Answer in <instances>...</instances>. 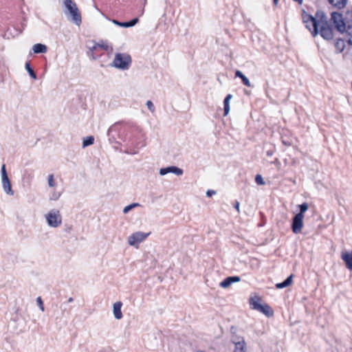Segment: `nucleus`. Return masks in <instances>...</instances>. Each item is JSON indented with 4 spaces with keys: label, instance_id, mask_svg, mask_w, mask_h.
<instances>
[{
    "label": "nucleus",
    "instance_id": "f257e3e1",
    "mask_svg": "<svg viewBox=\"0 0 352 352\" xmlns=\"http://www.w3.org/2000/svg\"><path fill=\"white\" fill-rule=\"evenodd\" d=\"M330 22L338 32L343 34L346 28L352 27V10L346 11L344 15L338 12H332Z\"/></svg>",
    "mask_w": 352,
    "mask_h": 352
},
{
    "label": "nucleus",
    "instance_id": "f03ea898",
    "mask_svg": "<svg viewBox=\"0 0 352 352\" xmlns=\"http://www.w3.org/2000/svg\"><path fill=\"white\" fill-rule=\"evenodd\" d=\"M131 64V58L127 54L116 53L111 66L121 70H127Z\"/></svg>",
    "mask_w": 352,
    "mask_h": 352
},
{
    "label": "nucleus",
    "instance_id": "7ed1b4c3",
    "mask_svg": "<svg viewBox=\"0 0 352 352\" xmlns=\"http://www.w3.org/2000/svg\"><path fill=\"white\" fill-rule=\"evenodd\" d=\"M261 298L255 296L250 298V305L252 309L258 311L267 317H271L274 314V311L272 307L267 304L261 305L260 303Z\"/></svg>",
    "mask_w": 352,
    "mask_h": 352
},
{
    "label": "nucleus",
    "instance_id": "20e7f679",
    "mask_svg": "<svg viewBox=\"0 0 352 352\" xmlns=\"http://www.w3.org/2000/svg\"><path fill=\"white\" fill-rule=\"evenodd\" d=\"M318 34L327 41H331L333 38V28L327 19L320 20Z\"/></svg>",
    "mask_w": 352,
    "mask_h": 352
},
{
    "label": "nucleus",
    "instance_id": "39448f33",
    "mask_svg": "<svg viewBox=\"0 0 352 352\" xmlns=\"http://www.w3.org/2000/svg\"><path fill=\"white\" fill-rule=\"evenodd\" d=\"M302 21L305 24L306 28L311 32L313 36H316L318 34V25L320 21H318L312 15L308 14L305 12L302 14Z\"/></svg>",
    "mask_w": 352,
    "mask_h": 352
},
{
    "label": "nucleus",
    "instance_id": "423d86ee",
    "mask_svg": "<svg viewBox=\"0 0 352 352\" xmlns=\"http://www.w3.org/2000/svg\"><path fill=\"white\" fill-rule=\"evenodd\" d=\"M67 9L65 12V14L70 16V20L77 25H80L82 22L81 14L77 7L76 3H69V5L64 4Z\"/></svg>",
    "mask_w": 352,
    "mask_h": 352
},
{
    "label": "nucleus",
    "instance_id": "0eeeda50",
    "mask_svg": "<svg viewBox=\"0 0 352 352\" xmlns=\"http://www.w3.org/2000/svg\"><path fill=\"white\" fill-rule=\"evenodd\" d=\"M46 221L49 226L57 228L62 223V217L59 210H52L45 215Z\"/></svg>",
    "mask_w": 352,
    "mask_h": 352
},
{
    "label": "nucleus",
    "instance_id": "6e6552de",
    "mask_svg": "<svg viewBox=\"0 0 352 352\" xmlns=\"http://www.w3.org/2000/svg\"><path fill=\"white\" fill-rule=\"evenodd\" d=\"M1 173L2 187L4 192L8 195H14V191L12 189L11 183L8 178L5 164L1 166Z\"/></svg>",
    "mask_w": 352,
    "mask_h": 352
},
{
    "label": "nucleus",
    "instance_id": "1a4fd4ad",
    "mask_svg": "<svg viewBox=\"0 0 352 352\" xmlns=\"http://www.w3.org/2000/svg\"><path fill=\"white\" fill-rule=\"evenodd\" d=\"M149 235V233L136 232L128 237V243L131 246H138L139 243L144 241Z\"/></svg>",
    "mask_w": 352,
    "mask_h": 352
},
{
    "label": "nucleus",
    "instance_id": "9d476101",
    "mask_svg": "<svg viewBox=\"0 0 352 352\" xmlns=\"http://www.w3.org/2000/svg\"><path fill=\"white\" fill-rule=\"evenodd\" d=\"M303 218L301 214L297 215L296 214L292 221V230L294 233L298 234L301 232L302 228L303 227Z\"/></svg>",
    "mask_w": 352,
    "mask_h": 352
},
{
    "label": "nucleus",
    "instance_id": "9b49d317",
    "mask_svg": "<svg viewBox=\"0 0 352 352\" xmlns=\"http://www.w3.org/2000/svg\"><path fill=\"white\" fill-rule=\"evenodd\" d=\"M173 173L177 176L183 175V170L179 167L171 166L160 169L159 173L160 175H165L168 173Z\"/></svg>",
    "mask_w": 352,
    "mask_h": 352
},
{
    "label": "nucleus",
    "instance_id": "f8f14e48",
    "mask_svg": "<svg viewBox=\"0 0 352 352\" xmlns=\"http://www.w3.org/2000/svg\"><path fill=\"white\" fill-rule=\"evenodd\" d=\"M241 278L238 276H228L219 283V286L223 288L229 287L232 283H238Z\"/></svg>",
    "mask_w": 352,
    "mask_h": 352
},
{
    "label": "nucleus",
    "instance_id": "ddd939ff",
    "mask_svg": "<svg viewBox=\"0 0 352 352\" xmlns=\"http://www.w3.org/2000/svg\"><path fill=\"white\" fill-rule=\"evenodd\" d=\"M138 21H139L138 18H134V19H131V21H126V22H120V21H118L115 19L113 20V23L114 24H116L118 26L122 27V28L133 27L135 25H136L138 23Z\"/></svg>",
    "mask_w": 352,
    "mask_h": 352
},
{
    "label": "nucleus",
    "instance_id": "4468645a",
    "mask_svg": "<svg viewBox=\"0 0 352 352\" xmlns=\"http://www.w3.org/2000/svg\"><path fill=\"white\" fill-rule=\"evenodd\" d=\"M122 303L120 301L116 302L113 305V312L116 319L120 320L122 318L123 315L121 311Z\"/></svg>",
    "mask_w": 352,
    "mask_h": 352
},
{
    "label": "nucleus",
    "instance_id": "2eb2a0df",
    "mask_svg": "<svg viewBox=\"0 0 352 352\" xmlns=\"http://www.w3.org/2000/svg\"><path fill=\"white\" fill-rule=\"evenodd\" d=\"M294 274H290L284 281L276 283L275 287L276 289H283L289 286L292 283Z\"/></svg>",
    "mask_w": 352,
    "mask_h": 352
},
{
    "label": "nucleus",
    "instance_id": "dca6fc26",
    "mask_svg": "<svg viewBox=\"0 0 352 352\" xmlns=\"http://www.w3.org/2000/svg\"><path fill=\"white\" fill-rule=\"evenodd\" d=\"M327 1L329 3V4H331L332 6H333L336 8H338L339 10H341L346 6L348 0H327Z\"/></svg>",
    "mask_w": 352,
    "mask_h": 352
},
{
    "label": "nucleus",
    "instance_id": "f3484780",
    "mask_svg": "<svg viewBox=\"0 0 352 352\" xmlns=\"http://www.w3.org/2000/svg\"><path fill=\"white\" fill-rule=\"evenodd\" d=\"M46 45L41 43H36L33 45L32 50L34 54H43L47 52Z\"/></svg>",
    "mask_w": 352,
    "mask_h": 352
},
{
    "label": "nucleus",
    "instance_id": "a211bd4d",
    "mask_svg": "<svg viewBox=\"0 0 352 352\" xmlns=\"http://www.w3.org/2000/svg\"><path fill=\"white\" fill-rule=\"evenodd\" d=\"M334 46L337 53L342 52L345 47L344 41L342 38L337 39L335 41Z\"/></svg>",
    "mask_w": 352,
    "mask_h": 352
},
{
    "label": "nucleus",
    "instance_id": "6ab92c4d",
    "mask_svg": "<svg viewBox=\"0 0 352 352\" xmlns=\"http://www.w3.org/2000/svg\"><path fill=\"white\" fill-rule=\"evenodd\" d=\"M235 77H239L241 79L243 85L245 86L250 87L252 85L249 80V79L239 70H236L235 72Z\"/></svg>",
    "mask_w": 352,
    "mask_h": 352
},
{
    "label": "nucleus",
    "instance_id": "aec40b11",
    "mask_svg": "<svg viewBox=\"0 0 352 352\" xmlns=\"http://www.w3.org/2000/svg\"><path fill=\"white\" fill-rule=\"evenodd\" d=\"M341 257L346 265H352V252H342Z\"/></svg>",
    "mask_w": 352,
    "mask_h": 352
},
{
    "label": "nucleus",
    "instance_id": "412c9836",
    "mask_svg": "<svg viewBox=\"0 0 352 352\" xmlns=\"http://www.w3.org/2000/svg\"><path fill=\"white\" fill-rule=\"evenodd\" d=\"M232 96L231 94H228L223 100V111L224 116H227L230 111V100L232 98Z\"/></svg>",
    "mask_w": 352,
    "mask_h": 352
},
{
    "label": "nucleus",
    "instance_id": "4be33fe9",
    "mask_svg": "<svg viewBox=\"0 0 352 352\" xmlns=\"http://www.w3.org/2000/svg\"><path fill=\"white\" fill-rule=\"evenodd\" d=\"M234 344L235 349L234 350V352H246L245 342L243 340L242 341L234 342Z\"/></svg>",
    "mask_w": 352,
    "mask_h": 352
},
{
    "label": "nucleus",
    "instance_id": "5701e85b",
    "mask_svg": "<svg viewBox=\"0 0 352 352\" xmlns=\"http://www.w3.org/2000/svg\"><path fill=\"white\" fill-rule=\"evenodd\" d=\"M343 34H344V37L347 43L352 45V27L346 28V30L343 31Z\"/></svg>",
    "mask_w": 352,
    "mask_h": 352
},
{
    "label": "nucleus",
    "instance_id": "b1692460",
    "mask_svg": "<svg viewBox=\"0 0 352 352\" xmlns=\"http://www.w3.org/2000/svg\"><path fill=\"white\" fill-rule=\"evenodd\" d=\"M117 131V126L116 125H112L109 127V129L107 131V135L109 137V140L111 142H113L116 140L115 136L113 135V132Z\"/></svg>",
    "mask_w": 352,
    "mask_h": 352
},
{
    "label": "nucleus",
    "instance_id": "393cba45",
    "mask_svg": "<svg viewBox=\"0 0 352 352\" xmlns=\"http://www.w3.org/2000/svg\"><path fill=\"white\" fill-rule=\"evenodd\" d=\"M94 142V138L93 136H87L85 138L82 140V148H85L87 146H91Z\"/></svg>",
    "mask_w": 352,
    "mask_h": 352
},
{
    "label": "nucleus",
    "instance_id": "a878e982",
    "mask_svg": "<svg viewBox=\"0 0 352 352\" xmlns=\"http://www.w3.org/2000/svg\"><path fill=\"white\" fill-rule=\"evenodd\" d=\"M99 47L104 49L106 51L110 50L111 52L113 50L112 47L109 46L107 43L95 44L93 47V50H96Z\"/></svg>",
    "mask_w": 352,
    "mask_h": 352
},
{
    "label": "nucleus",
    "instance_id": "bb28decb",
    "mask_svg": "<svg viewBox=\"0 0 352 352\" xmlns=\"http://www.w3.org/2000/svg\"><path fill=\"white\" fill-rule=\"evenodd\" d=\"M25 69L32 78L36 79V75L34 69L31 67L30 63L29 62L25 63Z\"/></svg>",
    "mask_w": 352,
    "mask_h": 352
},
{
    "label": "nucleus",
    "instance_id": "cd10ccee",
    "mask_svg": "<svg viewBox=\"0 0 352 352\" xmlns=\"http://www.w3.org/2000/svg\"><path fill=\"white\" fill-rule=\"evenodd\" d=\"M299 209H300V212L298 213H297L296 214L297 215H300L304 217V213L308 209V204L307 203L305 202V203H302V204L299 205Z\"/></svg>",
    "mask_w": 352,
    "mask_h": 352
},
{
    "label": "nucleus",
    "instance_id": "c85d7f7f",
    "mask_svg": "<svg viewBox=\"0 0 352 352\" xmlns=\"http://www.w3.org/2000/svg\"><path fill=\"white\" fill-rule=\"evenodd\" d=\"M139 206V204H137V203H133V204H131L130 205H128L126 206V207L124 208L123 209V212L124 214H126L127 212H129L131 209H133V208L135 207H137Z\"/></svg>",
    "mask_w": 352,
    "mask_h": 352
},
{
    "label": "nucleus",
    "instance_id": "c756f323",
    "mask_svg": "<svg viewBox=\"0 0 352 352\" xmlns=\"http://www.w3.org/2000/svg\"><path fill=\"white\" fill-rule=\"evenodd\" d=\"M47 183L50 187H54L56 186V182L54 181V175H49L47 177Z\"/></svg>",
    "mask_w": 352,
    "mask_h": 352
},
{
    "label": "nucleus",
    "instance_id": "7c9ffc66",
    "mask_svg": "<svg viewBox=\"0 0 352 352\" xmlns=\"http://www.w3.org/2000/svg\"><path fill=\"white\" fill-rule=\"evenodd\" d=\"M36 303H37V305L39 307L40 309H41L42 311H44L45 308H44L43 302V300H42V299H41V296H38V297L36 298Z\"/></svg>",
    "mask_w": 352,
    "mask_h": 352
},
{
    "label": "nucleus",
    "instance_id": "2f4dec72",
    "mask_svg": "<svg viewBox=\"0 0 352 352\" xmlns=\"http://www.w3.org/2000/svg\"><path fill=\"white\" fill-rule=\"evenodd\" d=\"M255 182L258 185L265 184V182L263 181V179L261 175H256L255 177Z\"/></svg>",
    "mask_w": 352,
    "mask_h": 352
},
{
    "label": "nucleus",
    "instance_id": "473e14b6",
    "mask_svg": "<svg viewBox=\"0 0 352 352\" xmlns=\"http://www.w3.org/2000/svg\"><path fill=\"white\" fill-rule=\"evenodd\" d=\"M146 104L151 112L153 113L155 111V109L151 100H148Z\"/></svg>",
    "mask_w": 352,
    "mask_h": 352
},
{
    "label": "nucleus",
    "instance_id": "72a5a7b5",
    "mask_svg": "<svg viewBox=\"0 0 352 352\" xmlns=\"http://www.w3.org/2000/svg\"><path fill=\"white\" fill-rule=\"evenodd\" d=\"M60 196V193L59 192H54L52 195V197H50L51 199L52 200H57Z\"/></svg>",
    "mask_w": 352,
    "mask_h": 352
},
{
    "label": "nucleus",
    "instance_id": "f704fd0d",
    "mask_svg": "<svg viewBox=\"0 0 352 352\" xmlns=\"http://www.w3.org/2000/svg\"><path fill=\"white\" fill-rule=\"evenodd\" d=\"M216 194V192L213 190H208L207 192H206V196L207 197H211L212 195H214Z\"/></svg>",
    "mask_w": 352,
    "mask_h": 352
},
{
    "label": "nucleus",
    "instance_id": "c9c22d12",
    "mask_svg": "<svg viewBox=\"0 0 352 352\" xmlns=\"http://www.w3.org/2000/svg\"><path fill=\"white\" fill-rule=\"evenodd\" d=\"M274 153V151L273 149H270V150L267 151L266 155L267 156H272Z\"/></svg>",
    "mask_w": 352,
    "mask_h": 352
},
{
    "label": "nucleus",
    "instance_id": "e433bc0d",
    "mask_svg": "<svg viewBox=\"0 0 352 352\" xmlns=\"http://www.w3.org/2000/svg\"><path fill=\"white\" fill-rule=\"evenodd\" d=\"M239 205H240V204H239V202L238 201H235V203H234V208L235 209H236V210H237L238 212H239Z\"/></svg>",
    "mask_w": 352,
    "mask_h": 352
},
{
    "label": "nucleus",
    "instance_id": "4c0bfd02",
    "mask_svg": "<svg viewBox=\"0 0 352 352\" xmlns=\"http://www.w3.org/2000/svg\"><path fill=\"white\" fill-rule=\"evenodd\" d=\"M74 3V0H63V4L69 5V3Z\"/></svg>",
    "mask_w": 352,
    "mask_h": 352
},
{
    "label": "nucleus",
    "instance_id": "58836bf2",
    "mask_svg": "<svg viewBox=\"0 0 352 352\" xmlns=\"http://www.w3.org/2000/svg\"><path fill=\"white\" fill-rule=\"evenodd\" d=\"M293 1L298 3L300 5L302 4V1H303V0H293Z\"/></svg>",
    "mask_w": 352,
    "mask_h": 352
},
{
    "label": "nucleus",
    "instance_id": "ea45409f",
    "mask_svg": "<svg viewBox=\"0 0 352 352\" xmlns=\"http://www.w3.org/2000/svg\"><path fill=\"white\" fill-rule=\"evenodd\" d=\"M73 301H74V299H73V298H72V297L69 298V299H68V300H67V302H73Z\"/></svg>",
    "mask_w": 352,
    "mask_h": 352
},
{
    "label": "nucleus",
    "instance_id": "a19ab883",
    "mask_svg": "<svg viewBox=\"0 0 352 352\" xmlns=\"http://www.w3.org/2000/svg\"><path fill=\"white\" fill-rule=\"evenodd\" d=\"M348 269H349L351 271L352 270V265H346Z\"/></svg>",
    "mask_w": 352,
    "mask_h": 352
},
{
    "label": "nucleus",
    "instance_id": "79ce46f5",
    "mask_svg": "<svg viewBox=\"0 0 352 352\" xmlns=\"http://www.w3.org/2000/svg\"><path fill=\"white\" fill-rule=\"evenodd\" d=\"M273 1H274V4H276H276L278 3V0H273Z\"/></svg>",
    "mask_w": 352,
    "mask_h": 352
},
{
    "label": "nucleus",
    "instance_id": "37998d69",
    "mask_svg": "<svg viewBox=\"0 0 352 352\" xmlns=\"http://www.w3.org/2000/svg\"><path fill=\"white\" fill-rule=\"evenodd\" d=\"M278 162V159H277V158H276V159H275V160H274V162L273 163H274V164H275V163H277Z\"/></svg>",
    "mask_w": 352,
    "mask_h": 352
},
{
    "label": "nucleus",
    "instance_id": "c03bdc74",
    "mask_svg": "<svg viewBox=\"0 0 352 352\" xmlns=\"http://www.w3.org/2000/svg\"><path fill=\"white\" fill-rule=\"evenodd\" d=\"M197 352H205V351H198Z\"/></svg>",
    "mask_w": 352,
    "mask_h": 352
}]
</instances>
